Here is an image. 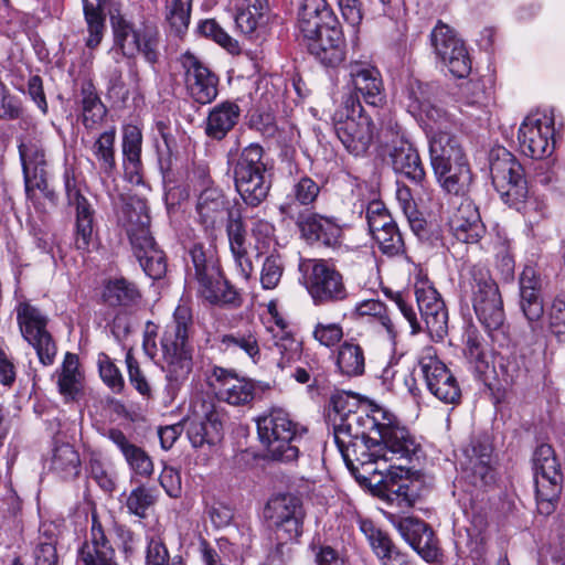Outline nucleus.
Segmentation results:
<instances>
[{"instance_id": "obj_1", "label": "nucleus", "mask_w": 565, "mask_h": 565, "mask_svg": "<svg viewBox=\"0 0 565 565\" xmlns=\"http://www.w3.org/2000/svg\"><path fill=\"white\" fill-rule=\"evenodd\" d=\"M331 404L334 441L352 473L380 460H411L418 451L415 438L386 408L362 405L356 394L344 391L334 393Z\"/></svg>"}, {"instance_id": "obj_2", "label": "nucleus", "mask_w": 565, "mask_h": 565, "mask_svg": "<svg viewBox=\"0 0 565 565\" xmlns=\"http://www.w3.org/2000/svg\"><path fill=\"white\" fill-rule=\"evenodd\" d=\"M196 212L200 224L210 233L222 228L225 216H228L226 233L230 250L237 270L247 280L254 267L248 255L246 230L241 213L230 212L228 202L222 190L213 186L206 188L200 193Z\"/></svg>"}, {"instance_id": "obj_3", "label": "nucleus", "mask_w": 565, "mask_h": 565, "mask_svg": "<svg viewBox=\"0 0 565 565\" xmlns=\"http://www.w3.org/2000/svg\"><path fill=\"white\" fill-rule=\"evenodd\" d=\"M192 326L191 309L185 305H179L160 339L163 360L167 363V391L171 398L188 380L193 367V347L190 342Z\"/></svg>"}, {"instance_id": "obj_4", "label": "nucleus", "mask_w": 565, "mask_h": 565, "mask_svg": "<svg viewBox=\"0 0 565 565\" xmlns=\"http://www.w3.org/2000/svg\"><path fill=\"white\" fill-rule=\"evenodd\" d=\"M461 300L470 301L479 322L488 330H499L504 321L503 301L497 282L489 269L480 264L461 270Z\"/></svg>"}, {"instance_id": "obj_5", "label": "nucleus", "mask_w": 565, "mask_h": 565, "mask_svg": "<svg viewBox=\"0 0 565 565\" xmlns=\"http://www.w3.org/2000/svg\"><path fill=\"white\" fill-rule=\"evenodd\" d=\"M121 223L146 275L152 279L162 278L167 273V260L150 233L146 202L138 199L127 203L122 210Z\"/></svg>"}, {"instance_id": "obj_6", "label": "nucleus", "mask_w": 565, "mask_h": 565, "mask_svg": "<svg viewBox=\"0 0 565 565\" xmlns=\"http://www.w3.org/2000/svg\"><path fill=\"white\" fill-rule=\"evenodd\" d=\"M264 150L252 143L239 153H228V164L233 169L235 189L243 202L252 207L260 205L267 198L271 182L263 160Z\"/></svg>"}, {"instance_id": "obj_7", "label": "nucleus", "mask_w": 565, "mask_h": 565, "mask_svg": "<svg viewBox=\"0 0 565 565\" xmlns=\"http://www.w3.org/2000/svg\"><path fill=\"white\" fill-rule=\"evenodd\" d=\"M189 255L193 267L189 266V275L195 278L200 296L211 305L238 307L242 298L223 277L213 255L199 243L193 244Z\"/></svg>"}, {"instance_id": "obj_8", "label": "nucleus", "mask_w": 565, "mask_h": 565, "mask_svg": "<svg viewBox=\"0 0 565 565\" xmlns=\"http://www.w3.org/2000/svg\"><path fill=\"white\" fill-rule=\"evenodd\" d=\"M257 431L260 441L267 447L276 460L294 461L299 449L295 443L301 438L306 429L294 422L282 408H271L257 419Z\"/></svg>"}, {"instance_id": "obj_9", "label": "nucleus", "mask_w": 565, "mask_h": 565, "mask_svg": "<svg viewBox=\"0 0 565 565\" xmlns=\"http://www.w3.org/2000/svg\"><path fill=\"white\" fill-rule=\"evenodd\" d=\"M536 504L541 514L550 515L556 507L563 488V473L552 446L540 445L533 455Z\"/></svg>"}, {"instance_id": "obj_10", "label": "nucleus", "mask_w": 565, "mask_h": 565, "mask_svg": "<svg viewBox=\"0 0 565 565\" xmlns=\"http://www.w3.org/2000/svg\"><path fill=\"white\" fill-rule=\"evenodd\" d=\"M492 183L501 199L516 205L527 196V183L524 170L516 158L504 147L498 146L489 153Z\"/></svg>"}, {"instance_id": "obj_11", "label": "nucleus", "mask_w": 565, "mask_h": 565, "mask_svg": "<svg viewBox=\"0 0 565 565\" xmlns=\"http://www.w3.org/2000/svg\"><path fill=\"white\" fill-rule=\"evenodd\" d=\"M333 127L341 143L354 156L365 153L374 137L371 118L363 114L362 106L355 107L352 97H348L344 107L334 113Z\"/></svg>"}, {"instance_id": "obj_12", "label": "nucleus", "mask_w": 565, "mask_h": 565, "mask_svg": "<svg viewBox=\"0 0 565 565\" xmlns=\"http://www.w3.org/2000/svg\"><path fill=\"white\" fill-rule=\"evenodd\" d=\"M26 132L19 138V154L22 163L25 192L29 199L39 190L49 199L54 194L47 189L45 150L36 125L32 122L24 127Z\"/></svg>"}, {"instance_id": "obj_13", "label": "nucleus", "mask_w": 565, "mask_h": 565, "mask_svg": "<svg viewBox=\"0 0 565 565\" xmlns=\"http://www.w3.org/2000/svg\"><path fill=\"white\" fill-rule=\"evenodd\" d=\"M114 46L128 58L142 54L147 62L154 64L159 57L158 32L151 28H136L121 15H111Z\"/></svg>"}, {"instance_id": "obj_14", "label": "nucleus", "mask_w": 565, "mask_h": 565, "mask_svg": "<svg viewBox=\"0 0 565 565\" xmlns=\"http://www.w3.org/2000/svg\"><path fill=\"white\" fill-rule=\"evenodd\" d=\"M305 270L306 288L315 305L343 301L348 290L342 274L324 260L309 262L301 265Z\"/></svg>"}, {"instance_id": "obj_15", "label": "nucleus", "mask_w": 565, "mask_h": 565, "mask_svg": "<svg viewBox=\"0 0 565 565\" xmlns=\"http://www.w3.org/2000/svg\"><path fill=\"white\" fill-rule=\"evenodd\" d=\"M265 515L280 540H299L303 532L306 512L302 501L294 494H281L270 499Z\"/></svg>"}, {"instance_id": "obj_16", "label": "nucleus", "mask_w": 565, "mask_h": 565, "mask_svg": "<svg viewBox=\"0 0 565 565\" xmlns=\"http://www.w3.org/2000/svg\"><path fill=\"white\" fill-rule=\"evenodd\" d=\"M554 119L544 111L527 115L518 131L521 152L532 159H542L554 149Z\"/></svg>"}, {"instance_id": "obj_17", "label": "nucleus", "mask_w": 565, "mask_h": 565, "mask_svg": "<svg viewBox=\"0 0 565 565\" xmlns=\"http://www.w3.org/2000/svg\"><path fill=\"white\" fill-rule=\"evenodd\" d=\"M18 323L24 340L36 351L43 365H51L56 355V345L47 331V318L30 303H20L17 310Z\"/></svg>"}, {"instance_id": "obj_18", "label": "nucleus", "mask_w": 565, "mask_h": 565, "mask_svg": "<svg viewBox=\"0 0 565 565\" xmlns=\"http://www.w3.org/2000/svg\"><path fill=\"white\" fill-rule=\"evenodd\" d=\"M436 55L456 77H466L471 71V61L463 42L447 24L438 22L430 33Z\"/></svg>"}, {"instance_id": "obj_19", "label": "nucleus", "mask_w": 565, "mask_h": 565, "mask_svg": "<svg viewBox=\"0 0 565 565\" xmlns=\"http://www.w3.org/2000/svg\"><path fill=\"white\" fill-rule=\"evenodd\" d=\"M492 447L486 438H472L461 449L459 458L462 478L476 488L494 482L495 473L491 466Z\"/></svg>"}, {"instance_id": "obj_20", "label": "nucleus", "mask_w": 565, "mask_h": 565, "mask_svg": "<svg viewBox=\"0 0 565 565\" xmlns=\"http://www.w3.org/2000/svg\"><path fill=\"white\" fill-rule=\"evenodd\" d=\"M391 523L401 536L426 562H435L440 556L438 541L431 527L424 521L413 516H390Z\"/></svg>"}, {"instance_id": "obj_21", "label": "nucleus", "mask_w": 565, "mask_h": 565, "mask_svg": "<svg viewBox=\"0 0 565 565\" xmlns=\"http://www.w3.org/2000/svg\"><path fill=\"white\" fill-rule=\"evenodd\" d=\"M419 367L428 391L445 404H457L461 397L458 381L451 371L436 356L425 355Z\"/></svg>"}, {"instance_id": "obj_22", "label": "nucleus", "mask_w": 565, "mask_h": 565, "mask_svg": "<svg viewBox=\"0 0 565 565\" xmlns=\"http://www.w3.org/2000/svg\"><path fill=\"white\" fill-rule=\"evenodd\" d=\"M349 75L354 87L355 107L360 98L370 106H381L385 102L384 84L380 71L366 62L353 61L349 64Z\"/></svg>"}, {"instance_id": "obj_23", "label": "nucleus", "mask_w": 565, "mask_h": 565, "mask_svg": "<svg viewBox=\"0 0 565 565\" xmlns=\"http://www.w3.org/2000/svg\"><path fill=\"white\" fill-rule=\"evenodd\" d=\"M65 190L68 204L75 207V246L88 252L96 237L95 210L71 180L66 181Z\"/></svg>"}, {"instance_id": "obj_24", "label": "nucleus", "mask_w": 565, "mask_h": 565, "mask_svg": "<svg viewBox=\"0 0 565 565\" xmlns=\"http://www.w3.org/2000/svg\"><path fill=\"white\" fill-rule=\"evenodd\" d=\"M212 379L216 396L222 402L243 406L249 404L255 397V382L239 376L232 370L216 366L213 369Z\"/></svg>"}, {"instance_id": "obj_25", "label": "nucleus", "mask_w": 565, "mask_h": 565, "mask_svg": "<svg viewBox=\"0 0 565 565\" xmlns=\"http://www.w3.org/2000/svg\"><path fill=\"white\" fill-rule=\"evenodd\" d=\"M185 85L190 96L199 104L212 103L217 96V77L193 54L182 55Z\"/></svg>"}, {"instance_id": "obj_26", "label": "nucleus", "mask_w": 565, "mask_h": 565, "mask_svg": "<svg viewBox=\"0 0 565 565\" xmlns=\"http://www.w3.org/2000/svg\"><path fill=\"white\" fill-rule=\"evenodd\" d=\"M520 307L529 321L531 329H542L544 306L541 298L542 278L535 267L527 265L523 268L520 278Z\"/></svg>"}, {"instance_id": "obj_27", "label": "nucleus", "mask_w": 565, "mask_h": 565, "mask_svg": "<svg viewBox=\"0 0 565 565\" xmlns=\"http://www.w3.org/2000/svg\"><path fill=\"white\" fill-rule=\"evenodd\" d=\"M296 224L301 237L310 244L331 248L341 244L342 228L333 217L307 211L299 214Z\"/></svg>"}, {"instance_id": "obj_28", "label": "nucleus", "mask_w": 565, "mask_h": 565, "mask_svg": "<svg viewBox=\"0 0 565 565\" xmlns=\"http://www.w3.org/2000/svg\"><path fill=\"white\" fill-rule=\"evenodd\" d=\"M308 40V51L321 64L328 67L340 65L345 58V40L340 24L322 29Z\"/></svg>"}, {"instance_id": "obj_29", "label": "nucleus", "mask_w": 565, "mask_h": 565, "mask_svg": "<svg viewBox=\"0 0 565 565\" xmlns=\"http://www.w3.org/2000/svg\"><path fill=\"white\" fill-rule=\"evenodd\" d=\"M222 427L221 415L213 404L202 403L201 412L194 411L186 434L192 446L199 448L205 444H216L221 439Z\"/></svg>"}, {"instance_id": "obj_30", "label": "nucleus", "mask_w": 565, "mask_h": 565, "mask_svg": "<svg viewBox=\"0 0 565 565\" xmlns=\"http://www.w3.org/2000/svg\"><path fill=\"white\" fill-rule=\"evenodd\" d=\"M77 559L83 565H118L102 523L93 515L90 536L78 548Z\"/></svg>"}, {"instance_id": "obj_31", "label": "nucleus", "mask_w": 565, "mask_h": 565, "mask_svg": "<svg viewBox=\"0 0 565 565\" xmlns=\"http://www.w3.org/2000/svg\"><path fill=\"white\" fill-rule=\"evenodd\" d=\"M449 227L455 238L466 244L478 243L486 232L478 207L468 200L460 203L449 221Z\"/></svg>"}, {"instance_id": "obj_32", "label": "nucleus", "mask_w": 565, "mask_h": 565, "mask_svg": "<svg viewBox=\"0 0 565 565\" xmlns=\"http://www.w3.org/2000/svg\"><path fill=\"white\" fill-rule=\"evenodd\" d=\"M337 23V17L326 0H303L299 9L298 24L305 38H312L322 29Z\"/></svg>"}, {"instance_id": "obj_33", "label": "nucleus", "mask_w": 565, "mask_h": 565, "mask_svg": "<svg viewBox=\"0 0 565 565\" xmlns=\"http://www.w3.org/2000/svg\"><path fill=\"white\" fill-rule=\"evenodd\" d=\"M105 436L118 448L129 468L140 477H150L153 472V462L150 456L117 428H110Z\"/></svg>"}, {"instance_id": "obj_34", "label": "nucleus", "mask_w": 565, "mask_h": 565, "mask_svg": "<svg viewBox=\"0 0 565 565\" xmlns=\"http://www.w3.org/2000/svg\"><path fill=\"white\" fill-rule=\"evenodd\" d=\"M433 170L443 171L447 164L467 159L458 139L447 130H439L429 138Z\"/></svg>"}, {"instance_id": "obj_35", "label": "nucleus", "mask_w": 565, "mask_h": 565, "mask_svg": "<svg viewBox=\"0 0 565 565\" xmlns=\"http://www.w3.org/2000/svg\"><path fill=\"white\" fill-rule=\"evenodd\" d=\"M78 104L81 106L82 124L85 129L94 131L100 128L108 109L102 102L90 79H86L81 84Z\"/></svg>"}, {"instance_id": "obj_36", "label": "nucleus", "mask_w": 565, "mask_h": 565, "mask_svg": "<svg viewBox=\"0 0 565 565\" xmlns=\"http://www.w3.org/2000/svg\"><path fill=\"white\" fill-rule=\"evenodd\" d=\"M241 108L233 102H222L215 105L205 120L204 132L213 140H222L239 120Z\"/></svg>"}, {"instance_id": "obj_37", "label": "nucleus", "mask_w": 565, "mask_h": 565, "mask_svg": "<svg viewBox=\"0 0 565 565\" xmlns=\"http://www.w3.org/2000/svg\"><path fill=\"white\" fill-rule=\"evenodd\" d=\"M390 157L396 173L403 174L416 184H423L426 172L417 150L409 141L401 142V146L391 151Z\"/></svg>"}, {"instance_id": "obj_38", "label": "nucleus", "mask_w": 565, "mask_h": 565, "mask_svg": "<svg viewBox=\"0 0 565 565\" xmlns=\"http://www.w3.org/2000/svg\"><path fill=\"white\" fill-rule=\"evenodd\" d=\"M267 0H244L235 15L237 29L245 35L253 36L265 28L268 20Z\"/></svg>"}, {"instance_id": "obj_39", "label": "nucleus", "mask_w": 565, "mask_h": 565, "mask_svg": "<svg viewBox=\"0 0 565 565\" xmlns=\"http://www.w3.org/2000/svg\"><path fill=\"white\" fill-rule=\"evenodd\" d=\"M440 186L448 193L466 195L469 192L472 174L467 159L447 164L443 171L434 170Z\"/></svg>"}, {"instance_id": "obj_40", "label": "nucleus", "mask_w": 565, "mask_h": 565, "mask_svg": "<svg viewBox=\"0 0 565 565\" xmlns=\"http://www.w3.org/2000/svg\"><path fill=\"white\" fill-rule=\"evenodd\" d=\"M220 348L225 352L243 351L255 364L262 356L258 335L253 328L223 334L220 338Z\"/></svg>"}, {"instance_id": "obj_41", "label": "nucleus", "mask_w": 565, "mask_h": 565, "mask_svg": "<svg viewBox=\"0 0 565 565\" xmlns=\"http://www.w3.org/2000/svg\"><path fill=\"white\" fill-rule=\"evenodd\" d=\"M116 135V127L110 126L97 136L89 148L99 169L107 177H111L117 169L115 149Z\"/></svg>"}, {"instance_id": "obj_42", "label": "nucleus", "mask_w": 565, "mask_h": 565, "mask_svg": "<svg viewBox=\"0 0 565 565\" xmlns=\"http://www.w3.org/2000/svg\"><path fill=\"white\" fill-rule=\"evenodd\" d=\"M335 366L343 376H361L365 371L364 350L352 341L342 342L337 350Z\"/></svg>"}, {"instance_id": "obj_43", "label": "nucleus", "mask_w": 565, "mask_h": 565, "mask_svg": "<svg viewBox=\"0 0 565 565\" xmlns=\"http://www.w3.org/2000/svg\"><path fill=\"white\" fill-rule=\"evenodd\" d=\"M85 21L87 24L88 36L86 39V46L88 49H96L105 32V14L104 6L106 0H82Z\"/></svg>"}, {"instance_id": "obj_44", "label": "nucleus", "mask_w": 565, "mask_h": 565, "mask_svg": "<svg viewBox=\"0 0 565 565\" xmlns=\"http://www.w3.org/2000/svg\"><path fill=\"white\" fill-rule=\"evenodd\" d=\"M273 347L279 355L277 365L281 370L299 360L302 352V342L295 338L290 330H274Z\"/></svg>"}, {"instance_id": "obj_45", "label": "nucleus", "mask_w": 565, "mask_h": 565, "mask_svg": "<svg viewBox=\"0 0 565 565\" xmlns=\"http://www.w3.org/2000/svg\"><path fill=\"white\" fill-rule=\"evenodd\" d=\"M360 530L365 535L374 554L379 557L381 563L385 561L386 557L388 558V556L399 551L388 534L376 527L372 521L362 520L360 522Z\"/></svg>"}, {"instance_id": "obj_46", "label": "nucleus", "mask_w": 565, "mask_h": 565, "mask_svg": "<svg viewBox=\"0 0 565 565\" xmlns=\"http://www.w3.org/2000/svg\"><path fill=\"white\" fill-rule=\"evenodd\" d=\"M141 147H142V134L141 129L136 125H126L122 128V140L121 150L125 162L128 164L127 168H131L135 171L141 164Z\"/></svg>"}, {"instance_id": "obj_47", "label": "nucleus", "mask_w": 565, "mask_h": 565, "mask_svg": "<svg viewBox=\"0 0 565 565\" xmlns=\"http://www.w3.org/2000/svg\"><path fill=\"white\" fill-rule=\"evenodd\" d=\"M51 468L64 479L79 473V456L70 445H62L54 450Z\"/></svg>"}, {"instance_id": "obj_48", "label": "nucleus", "mask_w": 565, "mask_h": 565, "mask_svg": "<svg viewBox=\"0 0 565 565\" xmlns=\"http://www.w3.org/2000/svg\"><path fill=\"white\" fill-rule=\"evenodd\" d=\"M420 317L430 338L441 341L448 331V312L445 302H435V306L422 311Z\"/></svg>"}, {"instance_id": "obj_49", "label": "nucleus", "mask_w": 565, "mask_h": 565, "mask_svg": "<svg viewBox=\"0 0 565 565\" xmlns=\"http://www.w3.org/2000/svg\"><path fill=\"white\" fill-rule=\"evenodd\" d=\"M0 119L1 120H20L23 128L33 122L29 116H24V109L21 99L13 95L4 83L0 84Z\"/></svg>"}, {"instance_id": "obj_50", "label": "nucleus", "mask_w": 565, "mask_h": 565, "mask_svg": "<svg viewBox=\"0 0 565 565\" xmlns=\"http://www.w3.org/2000/svg\"><path fill=\"white\" fill-rule=\"evenodd\" d=\"M192 0H167L166 20L177 33L184 32L190 23Z\"/></svg>"}, {"instance_id": "obj_51", "label": "nucleus", "mask_w": 565, "mask_h": 565, "mask_svg": "<svg viewBox=\"0 0 565 565\" xmlns=\"http://www.w3.org/2000/svg\"><path fill=\"white\" fill-rule=\"evenodd\" d=\"M104 297L111 306H127L139 298V291L126 279H116L106 286Z\"/></svg>"}, {"instance_id": "obj_52", "label": "nucleus", "mask_w": 565, "mask_h": 565, "mask_svg": "<svg viewBox=\"0 0 565 565\" xmlns=\"http://www.w3.org/2000/svg\"><path fill=\"white\" fill-rule=\"evenodd\" d=\"M355 312L360 317H372L386 330L391 340L395 338L394 324L387 315L386 306L375 299H369L356 303Z\"/></svg>"}, {"instance_id": "obj_53", "label": "nucleus", "mask_w": 565, "mask_h": 565, "mask_svg": "<svg viewBox=\"0 0 565 565\" xmlns=\"http://www.w3.org/2000/svg\"><path fill=\"white\" fill-rule=\"evenodd\" d=\"M285 263L279 253L274 252L267 255L260 270V284L264 289H275L284 275Z\"/></svg>"}, {"instance_id": "obj_54", "label": "nucleus", "mask_w": 565, "mask_h": 565, "mask_svg": "<svg viewBox=\"0 0 565 565\" xmlns=\"http://www.w3.org/2000/svg\"><path fill=\"white\" fill-rule=\"evenodd\" d=\"M81 386V374L77 371V358L67 353L63 362L62 373L58 377L60 392L63 395L74 396Z\"/></svg>"}, {"instance_id": "obj_55", "label": "nucleus", "mask_w": 565, "mask_h": 565, "mask_svg": "<svg viewBox=\"0 0 565 565\" xmlns=\"http://www.w3.org/2000/svg\"><path fill=\"white\" fill-rule=\"evenodd\" d=\"M311 335L321 347L331 349L341 342L344 332L338 322L318 321L312 328Z\"/></svg>"}, {"instance_id": "obj_56", "label": "nucleus", "mask_w": 565, "mask_h": 565, "mask_svg": "<svg viewBox=\"0 0 565 565\" xmlns=\"http://www.w3.org/2000/svg\"><path fill=\"white\" fill-rule=\"evenodd\" d=\"M199 31L202 35L213 40L230 53L239 52L237 41L230 36L227 32L214 19H207L201 22L199 25Z\"/></svg>"}, {"instance_id": "obj_57", "label": "nucleus", "mask_w": 565, "mask_h": 565, "mask_svg": "<svg viewBox=\"0 0 565 565\" xmlns=\"http://www.w3.org/2000/svg\"><path fill=\"white\" fill-rule=\"evenodd\" d=\"M366 220L372 236L396 224L384 204L380 201H373L367 205Z\"/></svg>"}, {"instance_id": "obj_58", "label": "nucleus", "mask_w": 565, "mask_h": 565, "mask_svg": "<svg viewBox=\"0 0 565 565\" xmlns=\"http://www.w3.org/2000/svg\"><path fill=\"white\" fill-rule=\"evenodd\" d=\"M97 364L103 382L115 393L121 392L125 385L124 377L113 360L106 353H99Z\"/></svg>"}, {"instance_id": "obj_59", "label": "nucleus", "mask_w": 565, "mask_h": 565, "mask_svg": "<svg viewBox=\"0 0 565 565\" xmlns=\"http://www.w3.org/2000/svg\"><path fill=\"white\" fill-rule=\"evenodd\" d=\"M372 237L384 254L396 255L404 248L402 234L396 224L384 228Z\"/></svg>"}, {"instance_id": "obj_60", "label": "nucleus", "mask_w": 565, "mask_h": 565, "mask_svg": "<svg viewBox=\"0 0 565 565\" xmlns=\"http://www.w3.org/2000/svg\"><path fill=\"white\" fill-rule=\"evenodd\" d=\"M126 363L128 369V377L130 384L136 388V391L147 399L152 398V388L147 380L146 375L139 367L138 361L134 358L130 351L126 354Z\"/></svg>"}, {"instance_id": "obj_61", "label": "nucleus", "mask_w": 565, "mask_h": 565, "mask_svg": "<svg viewBox=\"0 0 565 565\" xmlns=\"http://www.w3.org/2000/svg\"><path fill=\"white\" fill-rule=\"evenodd\" d=\"M418 113L426 118L430 136L439 130H447L450 126L451 119L448 113L431 104L430 100Z\"/></svg>"}, {"instance_id": "obj_62", "label": "nucleus", "mask_w": 565, "mask_h": 565, "mask_svg": "<svg viewBox=\"0 0 565 565\" xmlns=\"http://www.w3.org/2000/svg\"><path fill=\"white\" fill-rule=\"evenodd\" d=\"M146 565H182L180 558H170L166 544L159 537H152L148 542Z\"/></svg>"}, {"instance_id": "obj_63", "label": "nucleus", "mask_w": 565, "mask_h": 565, "mask_svg": "<svg viewBox=\"0 0 565 565\" xmlns=\"http://www.w3.org/2000/svg\"><path fill=\"white\" fill-rule=\"evenodd\" d=\"M154 498L143 487L134 489L126 501V507L130 514L137 515L140 519L147 516V510L153 504Z\"/></svg>"}, {"instance_id": "obj_64", "label": "nucleus", "mask_w": 565, "mask_h": 565, "mask_svg": "<svg viewBox=\"0 0 565 565\" xmlns=\"http://www.w3.org/2000/svg\"><path fill=\"white\" fill-rule=\"evenodd\" d=\"M250 231L258 254L268 249L271 243L275 242V226L266 220L255 218L252 223Z\"/></svg>"}]
</instances>
